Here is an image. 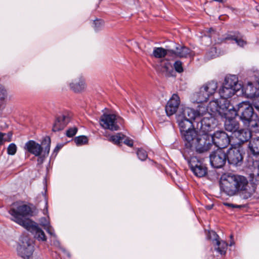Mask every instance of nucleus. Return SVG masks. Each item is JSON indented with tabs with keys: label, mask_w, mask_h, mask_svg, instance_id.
<instances>
[{
	"label": "nucleus",
	"mask_w": 259,
	"mask_h": 259,
	"mask_svg": "<svg viewBox=\"0 0 259 259\" xmlns=\"http://www.w3.org/2000/svg\"><path fill=\"white\" fill-rule=\"evenodd\" d=\"M220 187L221 191L229 196H234L238 191H241L245 199L250 197L254 191L253 188L249 187L245 177L231 173H225L221 176Z\"/></svg>",
	"instance_id": "f257e3e1"
},
{
	"label": "nucleus",
	"mask_w": 259,
	"mask_h": 259,
	"mask_svg": "<svg viewBox=\"0 0 259 259\" xmlns=\"http://www.w3.org/2000/svg\"><path fill=\"white\" fill-rule=\"evenodd\" d=\"M185 113L191 118H195L197 128L205 132L211 131L217 125V120L211 115L207 106L203 104L199 105L196 110L185 107Z\"/></svg>",
	"instance_id": "f03ea898"
},
{
	"label": "nucleus",
	"mask_w": 259,
	"mask_h": 259,
	"mask_svg": "<svg viewBox=\"0 0 259 259\" xmlns=\"http://www.w3.org/2000/svg\"><path fill=\"white\" fill-rule=\"evenodd\" d=\"M207 107L209 113L214 118L219 116L221 118H230L235 116L237 113L228 100H212L209 103ZM215 119H217V118Z\"/></svg>",
	"instance_id": "7ed1b4c3"
},
{
	"label": "nucleus",
	"mask_w": 259,
	"mask_h": 259,
	"mask_svg": "<svg viewBox=\"0 0 259 259\" xmlns=\"http://www.w3.org/2000/svg\"><path fill=\"white\" fill-rule=\"evenodd\" d=\"M31 208L26 204H14L9 210L12 221L24 228H29L32 225V221L27 218L32 215Z\"/></svg>",
	"instance_id": "20e7f679"
},
{
	"label": "nucleus",
	"mask_w": 259,
	"mask_h": 259,
	"mask_svg": "<svg viewBox=\"0 0 259 259\" xmlns=\"http://www.w3.org/2000/svg\"><path fill=\"white\" fill-rule=\"evenodd\" d=\"M232 107L237 113L235 116H239L240 119L245 125L248 124L256 115L254 113L253 107L247 102L240 103L235 107L232 105Z\"/></svg>",
	"instance_id": "39448f33"
},
{
	"label": "nucleus",
	"mask_w": 259,
	"mask_h": 259,
	"mask_svg": "<svg viewBox=\"0 0 259 259\" xmlns=\"http://www.w3.org/2000/svg\"><path fill=\"white\" fill-rule=\"evenodd\" d=\"M33 251L32 240L26 236H21L17 247L18 255L23 259H32Z\"/></svg>",
	"instance_id": "423d86ee"
},
{
	"label": "nucleus",
	"mask_w": 259,
	"mask_h": 259,
	"mask_svg": "<svg viewBox=\"0 0 259 259\" xmlns=\"http://www.w3.org/2000/svg\"><path fill=\"white\" fill-rule=\"evenodd\" d=\"M99 122L103 128L116 131L119 130V124L123 123V119L114 114H104L101 116Z\"/></svg>",
	"instance_id": "0eeeda50"
},
{
	"label": "nucleus",
	"mask_w": 259,
	"mask_h": 259,
	"mask_svg": "<svg viewBox=\"0 0 259 259\" xmlns=\"http://www.w3.org/2000/svg\"><path fill=\"white\" fill-rule=\"evenodd\" d=\"M202 133L199 134L198 140L196 141L193 148L199 153H203L211 149L212 143L211 141V134H208L209 132H204L200 130Z\"/></svg>",
	"instance_id": "6e6552de"
},
{
	"label": "nucleus",
	"mask_w": 259,
	"mask_h": 259,
	"mask_svg": "<svg viewBox=\"0 0 259 259\" xmlns=\"http://www.w3.org/2000/svg\"><path fill=\"white\" fill-rule=\"evenodd\" d=\"M226 156L229 164L236 166L241 165L243 159L241 147L231 145V147L228 150Z\"/></svg>",
	"instance_id": "1a4fd4ad"
},
{
	"label": "nucleus",
	"mask_w": 259,
	"mask_h": 259,
	"mask_svg": "<svg viewBox=\"0 0 259 259\" xmlns=\"http://www.w3.org/2000/svg\"><path fill=\"white\" fill-rule=\"evenodd\" d=\"M177 120L182 134L193 129L192 128L193 126L192 121L194 120L196 122L195 118H191L185 113V108L180 109L179 113L177 115Z\"/></svg>",
	"instance_id": "9d476101"
},
{
	"label": "nucleus",
	"mask_w": 259,
	"mask_h": 259,
	"mask_svg": "<svg viewBox=\"0 0 259 259\" xmlns=\"http://www.w3.org/2000/svg\"><path fill=\"white\" fill-rule=\"evenodd\" d=\"M211 141L212 145H214L218 149L226 148L231 142L229 136L222 131H217L211 135Z\"/></svg>",
	"instance_id": "9b49d317"
},
{
	"label": "nucleus",
	"mask_w": 259,
	"mask_h": 259,
	"mask_svg": "<svg viewBox=\"0 0 259 259\" xmlns=\"http://www.w3.org/2000/svg\"><path fill=\"white\" fill-rule=\"evenodd\" d=\"M241 89L247 98L253 100L252 103L254 107L259 110V88L255 81L249 82L245 88H242Z\"/></svg>",
	"instance_id": "f8f14e48"
},
{
	"label": "nucleus",
	"mask_w": 259,
	"mask_h": 259,
	"mask_svg": "<svg viewBox=\"0 0 259 259\" xmlns=\"http://www.w3.org/2000/svg\"><path fill=\"white\" fill-rule=\"evenodd\" d=\"M209 158L212 166L217 168H221L226 163V153L222 149H218L210 154Z\"/></svg>",
	"instance_id": "ddd939ff"
},
{
	"label": "nucleus",
	"mask_w": 259,
	"mask_h": 259,
	"mask_svg": "<svg viewBox=\"0 0 259 259\" xmlns=\"http://www.w3.org/2000/svg\"><path fill=\"white\" fill-rule=\"evenodd\" d=\"M189 165L194 174L198 177H203L207 173V167L196 157H191L189 161Z\"/></svg>",
	"instance_id": "4468645a"
},
{
	"label": "nucleus",
	"mask_w": 259,
	"mask_h": 259,
	"mask_svg": "<svg viewBox=\"0 0 259 259\" xmlns=\"http://www.w3.org/2000/svg\"><path fill=\"white\" fill-rule=\"evenodd\" d=\"M208 234V237L209 239L212 240L213 243L215 246V249L221 254H225L228 247V244L224 241H220L219 240V236L214 231H209Z\"/></svg>",
	"instance_id": "2eb2a0df"
},
{
	"label": "nucleus",
	"mask_w": 259,
	"mask_h": 259,
	"mask_svg": "<svg viewBox=\"0 0 259 259\" xmlns=\"http://www.w3.org/2000/svg\"><path fill=\"white\" fill-rule=\"evenodd\" d=\"M184 140L185 145L187 148H193L196 141L198 140L199 134H198L195 129L188 131L182 134Z\"/></svg>",
	"instance_id": "dca6fc26"
},
{
	"label": "nucleus",
	"mask_w": 259,
	"mask_h": 259,
	"mask_svg": "<svg viewBox=\"0 0 259 259\" xmlns=\"http://www.w3.org/2000/svg\"><path fill=\"white\" fill-rule=\"evenodd\" d=\"M169 57L187 58L192 55L191 51L188 48L181 45L176 47L175 50L169 51Z\"/></svg>",
	"instance_id": "f3484780"
},
{
	"label": "nucleus",
	"mask_w": 259,
	"mask_h": 259,
	"mask_svg": "<svg viewBox=\"0 0 259 259\" xmlns=\"http://www.w3.org/2000/svg\"><path fill=\"white\" fill-rule=\"evenodd\" d=\"M70 121V117L67 114H61L58 115L53 124L52 130L58 132L63 130Z\"/></svg>",
	"instance_id": "a211bd4d"
},
{
	"label": "nucleus",
	"mask_w": 259,
	"mask_h": 259,
	"mask_svg": "<svg viewBox=\"0 0 259 259\" xmlns=\"http://www.w3.org/2000/svg\"><path fill=\"white\" fill-rule=\"evenodd\" d=\"M45 146L46 145L44 146L42 145L41 146L34 141L30 140L25 144L24 148L35 156H38L40 155L41 152L44 151Z\"/></svg>",
	"instance_id": "6ab92c4d"
},
{
	"label": "nucleus",
	"mask_w": 259,
	"mask_h": 259,
	"mask_svg": "<svg viewBox=\"0 0 259 259\" xmlns=\"http://www.w3.org/2000/svg\"><path fill=\"white\" fill-rule=\"evenodd\" d=\"M233 136L238 141V143L235 145L241 146L251 138V133L248 129H239Z\"/></svg>",
	"instance_id": "aec40b11"
},
{
	"label": "nucleus",
	"mask_w": 259,
	"mask_h": 259,
	"mask_svg": "<svg viewBox=\"0 0 259 259\" xmlns=\"http://www.w3.org/2000/svg\"><path fill=\"white\" fill-rule=\"evenodd\" d=\"M223 84L233 88L234 90L239 91L242 88V85L239 82L238 77L235 75H229L225 77Z\"/></svg>",
	"instance_id": "412c9836"
},
{
	"label": "nucleus",
	"mask_w": 259,
	"mask_h": 259,
	"mask_svg": "<svg viewBox=\"0 0 259 259\" xmlns=\"http://www.w3.org/2000/svg\"><path fill=\"white\" fill-rule=\"evenodd\" d=\"M236 116H233L229 117H222L226 120L225 122V130L228 132H232L233 135L235 134L236 132L239 130V123L238 121L234 119Z\"/></svg>",
	"instance_id": "4be33fe9"
},
{
	"label": "nucleus",
	"mask_w": 259,
	"mask_h": 259,
	"mask_svg": "<svg viewBox=\"0 0 259 259\" xmlns=\"http://www.w3.org/2000/svg\"><path fill=\"white\" fill-rule=\"evenodd\" d=\"M207 96L210 97L213 96L218 89V82L214 80H211L203 84L201 87Z\"/></svg>",
	"instance_id": "5701e85b"
},
{
	"label": "nucleus",
	"mask_w": 259,
	"mask_h": 259,
	"mask_svg": "<svg viewBox=\"0 0 259 259\" xmlns=\"http://www.w3.org/2000/svg\"><path fill=\"white\" fill-rule=\"evenodd\" d=\"M237 91L234 90L233 88L223 84L222 87L219 89V93L221 97V100H227L232 97Z\"/></svg>",
	"instance_id": "b1692460"
},
{
	"label": "nucleus",
	"mask_w": 259,
	"mask_h": 259,
	"mask_svg": "<svg viewBox=\"0 0 259 259\" xmlns=\"http://www.w3.org/2000/svg\"><path fill=\"white\" fill-rule=\"evenodd\" d=\"M25 229L34 233L35 237L38 240L43 241L46 240L47 238L44 232L34 222H32V225L29 228Z\"/></svg>",
	"instance_id": "393cba45"
},
{
	"label": "nucleus",
	"mask_w": 259,
	"mask_h": 259,
	"mask_svg": "<svg viewBox=\"0 0 259 259\" xmlns=\"http://www.w3.org/2000/svg\"><path fill=\"white\" fill-rule=\"evenodd\" d=\"M209 97L200 87L199 91L195 92L192 96L191 99L193 102L202 103L207 101Z\"/></svg>",
	"instance_id": "a878e982"
},
{
	"label": "nucleus",
	"mask_w": 259,
	"mask_h": 259,
	"mask_svg": "<svg viewBox=\"0 0 259 259\" xmlns=\"http://www.w3.org/2000/svg\"><path fill=\"white\" fill-rule=\"evenodd\" d=\"M41 144L44 146L46 145L45 147L44 148V151L41 152V154L40 156H38L39 157L38 158V162L40 163L43 162L44 160L45 157L48 156L49 155L50 150V145H51V139L49 137H47L44 138Z\"/></svg>",
	"instance_id": "bb28decb"
},
{
	"label": "nucleus",
	"mask_w": 259,
	"mask_h": 259,
	"mask_svg": "<svg viewBox=\"0 0 259 259\" xmlns=\"http://www.w3.org/2000/svg\"><path fill=\"white\" fill-rule=\"evenodd\" d=\"M70 88L74 92L82 91L86 88L84 80L83 78H79L77 80H75L70 83Z\"/></svg>",
	"instance_id": "cd10ccee"
},
{
	"label": "nucleus",
	"mask_w": 259,
	"mask_h": 259,
	"mask_svg": "<svg viewBox=\"0 0 259 259\" xmlns=\"http://www.w3.org/2000/svg\"><path fill=\"white\" fill-rule=\"evenodd\" d=\"M248 148L253 155H259V137L251 139L248 144Z\"/></svg>",
	"instance_id": "c85d7f7f"
},
{
	"label": "nucleus",
	"mask_w": 259,
	"mask_h": 259,
	"mask_svg": "<svg viewBox=\"0 0 259 259\" xmlns=\"http://www.w3.org/2000/svg\"><path fill=\"white\" fill-rule=\"evenodd\" d=\"M169 50L170 49H165L161 47H156L154 48L152 55L156 58H162L166 55L169 56Z\"/></svg>",
	"instance_id": "c756f323"
},
{
	"label": "nucleus",
	"mask_w": 259,
	"mask_h": 259,
	"mask_svg": "<svg viewBox=\"0 0 259 259\" xmlns=\"http://www.w3.org/2000/svg\"><path fill=\"white\" fill-rule=\"evenodd\" d=\"M225 40H233L240 47H243L246 44V42L239 35L235 33H230L227 34V36L224 38Z\"/></svg>",
	"instance_id": "7c9ffc66"
},
{
	"label": "nucleus",
	"mask_w": 259,
	"mask_h": 259,
	"mask_svg": "<svg viewBox=\"0 0 259 259\" xmlns=\"http://www.w3.org/2000/svg\"><path fill=\"white\" fill-rule=\"evenodd\" d=\"M125 138V136L121 133H117L116 135L109 136L108 140L113 143L119 145L122 143L123 140Z\"/></svg>",
	"instance_id": "2f4dec72"
},
{
	"label": "nucleus",
	"mask_w": 259,
	"mask_h": 259,
	"mask_svg": "<svg viewBox=\"0 0 259 259\" xmlns=\"http://www.w3.org/2000/svg\"><path fill=\"white\" fill-rule=\"evenodd\" d=\"M245 125L250 126L255 132L259 133V118L256 115L251 119L248 124H245Z\"/></svg>",
	"instance_id": "473e14b6"
},
{
	"label": "nucleus",
	"mask_w": 259,
	"mask_h": 259,
	"mask_svg": "<svg viewBox=\"0 0 259 259\" xmlns=\"http://www.w3.org/2000/svg\"><path fill=\"white\" fill-rule=\"evenodd\" d=\"M171 102H168L165 106V112L168 116H171L175 114L178 108V107L172 105V104L170 103Z\"/></svg>",
	"instance_id": "72a5a7b5"
},
{
	"label": "nucleus",
	"mask_w": 259,
	"mask_h": 259,
	"mask_svg": "<svg viewBox=\"0 0 259 259\" xmlns=\"http://www.w3.org/2000/svg\"><path fill=\"white\" fill-rule=\"evenodd\" d=\"M74 142L77 146H81L87 144L88 142V138L84 136L75 138Z\"/></svg>",
	"instance_id": "f704fd0d"
},
{
	"label": "nucleus",
	"mask_w": 259,
	"mask_h": 259,
	"mask_svg": "<svg viewBox=\"0 0 259 259\" xmlns=\"http://www.w3.org/2000/svg\"><path fill=\"white\" fill-rule=\"evenodd\" d=\"M217 48L213 47L211 48L209 51L207 53L206 57L208 59L214 58L219 56L217 53Z\"/></svg>",
	"instance_id": "c9c22d12"
},
{
	"label": "nucleus",
	"mask_w": 259,
	"mask_h": 259,
	"mask_svg": "<svg viewBox=\"0 0 259 259\" xmlns=\"http://www.w3.org/2000/svg\"><path fill=\"white\" fill-rule=\"evenodd\" d=\"M168 102H171L170 103L172 105L178 107L180 103V98L177 94H173Z\"/></svg>",
	"instance_id": "e433bc0d"
},
{
	"label": "nucleus",
	"mask_w": 259,
	"mask_h": 259,
	"mask_svg": "<svg viewBox=\"0 0 259 259\" xmlns=\"http://www.w3.org/2000/svg\"><path fill=\"white\" fill-rule=\"evenodd\" d=\"M7 92L5 88L0 85V103H3V102L7 98Z\"/></svg>",
	"instance_id": "4c0bfd02"
},
{
	"label": "nucleus",
	"mask_w": 259,
	"mask_h": 259,
	"mask_svg": "<svg viewBox=\"0 0 259 259\" xmlns=\"http://www.w3.org/2000/svg\"><path fill=\"white\" fill-rule=\"evenodd\" d=\"M17 151L16 145L14 143H11L9 145L7 149V153L9 155H14Z\"/></svg>",
	"instance_id": "58836bf2"
},
{
	"label": "nucleus",
	"mask_w": 259,
	"mask_h": 259,
	"mask_svg": "<svg viewBox=\"0 0 259 259\" xmlns=\"http://www.w3.org/2000/svg\"><path fill=\"white\" fill-rule=\"evenodd\" d=\"M139 158L141 160H145L147 157L146 151L143 149H139L137 152Z\"/></svg>",
	"instance_id": "ea45409f"
},
{
	"label": "nucleus",
	"mask_w": 259,
	"mask_h": 259,
	"mask_svg": "<svg viewBox=\"0 0 259 259\" xmlns=\"http://www.w3.org/2000/svg\"><path fill=\"white\" fill-rule=\"evenodd\" d=\"M175 69L176 71L181 73L183 71V68L182 66V63L180 61H177L174 64Z\"/></svg>",
	"instance_id": "a19ab883"
},
{
	"label": "nucleus",
	"mask_w": 259,
	"mask_h": 259,
	"mask_svg": "<svg viewBox=\"0 0 259 259\" xmlns=\"http://www.w3.org/2000/svg\"><path fill=\"white\" fill-rule=\"evenodd\" d=\"M77 128L76 127H72L69 128L67 131L66 135L68 137H73L77 133Z\"/></svg>",
	"instance_id": "79ce46f5"
},
{
	"label": "nucleus",
	"mask_w": 259,
	"mask_h": 259,
	"mask_svg": "<svg viewBox=\"0 0 259 259\" xmlns=\"http://www.w3.org/2000/svg\"><path fill=\"white\" fill-rule=\"evenodd\" d=\"M12 133L11 132H9L7 134L3 133V139L4 140V142L11 141L12 139Z\"/></svg>",
	"instance_id": "37998d69"
},
{
	"label": "nucleus",
	"mask_w": 259,
	"mask_h": 259,
	"mask_svg": "<svg viewBox=\"0 0 259 259\" xmlns=\"http://www.w3.org/2000/svg\"><path fill=\"white\" fill-rule=\"evenodd\" d=\"M40 225L44 227V228L48 226L50 224V221L47 218H41L40 219Z\"/></svg>",
	"instance_id": "c03bdc74"
},
{
	"label": "nucleus",
	"mask_w": 259,
	"mask_h": 259,
	"mask_svg": "<svg viewBox=\"0 0 259 259\" xmlns=\"http://www.w3.org/2000/svg\"><path fill=\"white\" fill-rule=\"evenodd\" d=\"M44 229L47 231V232L52 236L55 237V234L54 233V230L52 227L49 225L48 226L44 228Z\"/></svg>",
	"instance_id": "a18cd8bd"
},
{
	"label": "nucleus",
	"mask_w": 259,
	"mask_h": 259,
	"mask_svg": "<svg viewBox=\"0 0 259 259\" xmlns=\"http://www.w3.org/2000/svg\"><path fill=\"white\" fill-rule=\"evenodd\" d=\"M122 142H123L125 144H126V145H127L130 147H132L133 145V141L131 140H130L128 139H125V138H124V140H123Z\"/></svg>",
	"instance_id": "49530a36"
},
{
	"label": "nucleus",
	"mask_w": 259,
	"mask_h": 259,
	"mask_svg": "<svg viewBox=\"0 0 259 259\" xmlns=\"http://www.w3.org/2000/svg\"><path fill=\"white\" fill-rule=\"evenodd\" d=\"M103 24V21L101 20H96L94 22L95 27L96 29H98Z\"/></svg>",
	"instance_id": "de8ad7c7"
},
{
	"label": "nucleus",
	"mask_w": 259,
	"mask_h": 259,
	"mask_svg": "<svg viewBox=\"0 0 259 259\" xmlns=\"http://www.w3.org/2000/svg\"><path fill=\"white\" fill-rule=\"evenodd\" d=\"M254 76L255 79L254 81L257 84L258 88H259V72H256Z\"/></svg>",
	"instance_id": "09e8293b"
},
{
	"label": "nucleus",
	"mask_w": 259,
	"mask_h": 259,
	"mask_svg": "<svg viewBox=\"0 0 259 259\" xmlns=\"http://www.w3.org/2000/svg\"><path fill=\"white\" fill-rule=\"evenodd\" d=\"M224 204L225 206H227L229 207H232V208H240V205H235V204L229 203H224Z\"/></svg>",
	"instance_id": "8fccbe9b"
},
{
	"label": "nucleus",
	"mask_w": 259,
	"mask_h": 259,
	"mask_svg": "<svg viewBox=\"0 0 259 259\" xmlns=\"http://www.w3.org/2000/svg\"><path fill=\"white\" fill-rule=\"evenodd\" d=\"M45 208L43 210V213L44 214H48V201L46 199H45Z\"/></svg>",
	"instance_id": "3c124183"
},
{
	"label": "nucleus",
	"mask_w": 259,
	"mask_h": 259,
	"mask_svg": "<svg viewBox=\"0 0 259 259\" xmlns=\"http://www.w3.org/2000/svg\"><path fill=\"white\" fill-rule=\"evenodd\" d=\"M61 147H62V146L61 145H57L55 149H54V152H57L61 149Z\"/></svg>",
	"instance_id": "603ef678"
},
{
	"label": "nucleus",
	"mask_w": 259,
	"mask_h": 259,
	"mask_svg": "<svg viewBox=\"0 0 259 259\" xmlns=\"http://www.w3.org/2000/svg\"><path fill=\"white\" fill-rule=\"evenodd\" d=\"M4 143V140L3 139V133H0V145L3 144Z\"/></svg>",
	"instance_id": "864d4df0"
},
{
	"label": "nucleus",
	"mask_w": 259,
	"mask_h": 259,
	"mask_svg": "<svg viewBox=\"0 0 259 259\" xmlns=\"http://www.w3.org/2000/svg\"><path fill=\"white\" fill-rule=\"evenodd\" d=\"M256 10L259 12V5L256 7Z\"/></svg>",
	"instance_id": "5fc2aeb1"
},
{
	"label": "nucleus",
	"mask_w": 259,
	"mask_h": 259,
	"mask_svg": "<svg viewBox=\"0 0 259 259\" xmlns=\"http://www.w3.org/2000/svg\"><path fill=\"white\" fill-rule=\"evenodd\" d=\"M166 70L168 69V67L167 66H165Z\"/></svg>",
	"instance_id": "6e6d98bb"
},
{
	"label": "nucleus",
	"mask_w": 259,
	"mask_h": 259,
	"mask_svg": "<svg viewBox=\"0 0 259 259\" xmlns=\"http://www.w3.org/2000/svg\"><path fill=\"white\" fill-rule=\"evenodd\" d=\"M207 208V209H210V208H211V207L208 206Z\"/></svg>",
	"instance_id": "4d7b16f0"
},
{
	"label": "nucleus",
	"mask_w": 259,
	"mask_h": 259,
	"mask_svg": "<svg viewBox=\"0 0 259 259\" xmlns=\"http://www.w3.org/2000/svg\"><path fill=\"white\" fill-rule=\"evenodd\" d=\"M233 244V243L232 242H231V243H230V246H231V245H232Z\"/></svg>",
	"instance_id": "13d9d810"
},
{
	"label": "nucleus",
	"mask_w": 259,
	"mask_h": 259,
	"mask_svg": "<svg viewBox=\"0 0 259 259\" xmlns=\"http://www.w3.org/2000/svg\"><path fill=\"white\" fill-rule=\"evenodd\" d=\"M67 255L69 257L70 256V254L69 253H67Z\"/></svg>",
	"instance_id": "bf43d9fd"
}]
</instances>
